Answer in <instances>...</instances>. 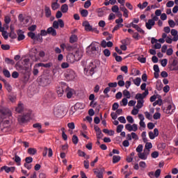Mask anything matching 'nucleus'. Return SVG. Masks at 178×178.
Returning a JSON list of instances; mask_svg holds the SVG:
<instances>
[{
  "label": "nucleus",
  "mask_w": 178,
  "mask_h": 178,
  "mask_svg": "<svg viewBox=\"0 0 178 178\" xmlns=\"http://www.w3.org/2000/svg\"><path fill=\"white\" fill-rule=\"evenodd\" d=\"M3 74L5 76V77H8V79H9V77H10V72H9V70L4 69L3 70Z\"/></svg>",
  "instance_id": "nucleus-37"
},
{
  "label": "nucleus",
  "mask_w": 178,
  "mask_h": 178,
  "mask_svg": "<svg viewBox=\"0 0 178 178\" xmlns=\"http://www.w3.org/2000/svg\"><path fill=\"white\" fill-rule=\"evenodd\" d=\"M111 10L112 12H113V13H119V6H118L117 5L113 6L111 8Z\"/></svg>",
  "instance_id": "nucleus-36"
},
{
  "label": "nucleus",
  "mask_w": 178,
  "mask_h": 178,
  "mask_svg": "<svg viewBox=\"0 0 178 178\" xmlns=\"http://www.w3.org/2000/svg\"><path fill=\"white\" fill-rule=\"evenodd\" d=\"M98 42H92L89 47L87 48V51H90L92 54H95L98 49Z\"/></svg>",
  "instance_id": "nucleus-10"
},
{
  "label": "nucleus",
  "mask_w": 178,
  "mask_h": 178,
  "mask_svg": "<svg viewBox=\"0 0 178 178\" xmlns=\"http://www.w3.org/2000/svg\"><path fill=\"white\" fill-rule=\"evenodd\" d=\"M91 6V1H86L84 3V8L85 9H88V8Z\"/></svg>",
  "instance_id": "nucleus-57"
},
{
  "label": "nucleus",
  "mask_w": 178,
  "mask_h": 178,
  "mask_svg": "<svg viewBox=\"0 0 178 178\" xmlns=\"http://www.w3.org/2000/svg\"><path fill=\"white\" fill-rule=\"evenodd\" d=\"M47 33L48 34H51L54 37L56 35V30H55V29H54L53 27H49V29H47Z\"/></svg>",
  "instance_id": "nucleus-26"
},
{
  "label": "nucleus",
  "mask_w": 178,
  "mask_h": 178,
  "mask_svg": "<svg viewBox=\"0 0 178 178\" xmlns=\"http://www.w3.org/2000/svg\"><path fill=\"white\" fill-rule=\"evenodd\" d=\"M65 78L68 81H72L76 79V72L72 70H67L65 74Z\"/></svg>",
  "instance_id": "nucleus-3"
},
{
  "label": "nucleus",
  "mask_w": 178,
  "mask_h": 178,
  "mask_svg": "<svg viewBox=\"0 0 178 178\" xmlns=\"http://www.w3.org/2000/svg\"><path fill=\"white\" fill-rule=\"evenodd\" d=\"M125 129L128 131H137V130H138V126L137 124H127L125 125Z\"/></svg>",
  "instance_id": "nucleus-11"
},
{
  "label": "nucleus",
  "mask_w": 178,
  "mask_h": 178,
  "mask_svg": "<svg viewBox=\"0 0 178 178\" xmlns=\"http://www.w3.org/2000/svg\"><path fill=\"white\" fill-rule=\"evenodd\" d=\"M81 15L83 17H87L88 16V10H82L81 11Z\"/></svg>",
  "instance_id": "nucleus-43"
},
{
  "label": "nucleus",
  "mask_w": 178,
  "mask_h": 178,
  "mask_svg": "<svg viewBox=\"0 0 178 178\" xmlns=\"http://www.w3.org/2000/svg\"><path fill=\"white\" fill-rule=\"evenodd\" d=\"M149 94V92L148 90H145L143 93H138L136 95L135 98L137 99V104H136V108H134L131 111V114L132 115H138V109H141L143 106H144V98L147 97Z\"/></svg>",
  "instance_id": "nucleus-2"
},
{
  "label": "nucleus",
  "mask_w": 178,
  "mask_h": 178,
  "mask_svg": "<svg viewBox=\"0 0 178 178\" xmlns=\"http://www.w3.org/2000/svg\"><path fill=\"white\" fill-rule=\"evenodd\" d=\"M69 63H66V62H64L61 64V68L62 69H67V67H69Z\"/></svg>",
  "instance_id": "nucleus-61"
},
{
  "label": "nucleus",
  "mask_w": 178,
  "mask_h": 178,
  "mask_svg": "<svg viewBox=\"0 0 178 178\" xmlns=\"http://www.w3.org/2000/svg\"><path fill=\"white\" fill-rule=\"evenodd\" d=\"M28 154H29V155H35V154H37V149L35 148H29L28 149Z\"/></svg>",
  "instance_id": "nucleus-32"
},
{
  "label": "nucleus",
  "mask_w": 178,
  "mask_h": 178,
  "mask_svg": "<svg viewBox=\"0 0 178 178\" xmlns=\"http://www.w3.org/2000/svg\"><path fill=\"white\" fill-rule=\"evenodd\" d=\"M148 155H149V152L148 150L143 149V152L140 153H138V156L142 161H147L148 159Z\"/></svg>",
  "instance_id": "nucleus-9"
},
{
  "label": "nucleus",
  "mask_w": 178,
  "mask_h": 178,
  "mask_svg": "<svg viewBox=\"0 0 178 178\" xmlns=\"http://www.w3.org/2000/svg\"><path fill=\"white\" fill-rule=\"evenodd\" d=\"M78 40L77 35H71V37L70 38V42L71 44H74V42H76Z\"/></svg>",
  "instance_id": "nucleus-30"
},
{
  "label": "nucleus",
  "mask_w": 178,
  "mask_h": 178,
  "mask_svg": "<svg viewBox=\"0 0 178 178\" xmlns=\"http://www.w3.org/2000/svg\"><path fill=\"white\" fill-rule=\"evenodd\" d=\"M96 67L97 65H94V63H90L89 64V73L90 76H92V74H94Z\"/></svg>",
  "instance_id": "nucleus-18"
},
{
  "label": "nucleus",
  "mask_w": 178,
  "mask_h": 178,
  "mask_svg": "<svg viewBox=\"0 0 178 178\" xmlns=\"http://www.w3.org/2000/svg\"><path fill=\"white\" fill-rule=\"evenodd\" d=\"M28 37L31 38V40H33L34 41H35V33H34L33 32H29Z\"/></svg>",
  "instance_id": "nucleus-48"
},
{
  "label": "nucleus",
  "mask_w": 178,
  "mask_h": 178,
  "mask_svg": "<svg viewBox=\"0 0 178 178\" xmlns=\"http://www.w3.org/2000/svg\"><path fill=\"white\" fill-rule=\"evenodd\" d=\"M44 13L46 17H51L52 13L51 12V8L47 6H44Z\"/></svg>",
  "instance_id": "nucleus-21"
},
{
  "label": "nucleus",
  "mask_w": 178,
  "mask_h": 178,
  "mask_svg": "<svg viewBox=\"0 0 178 178\" xmlns=\"http://www.w3.org/2000/svg\"><path fill=\"white\" fill-rule=\"evenodd\" d=\"M67 127L70 129L71 130H74L76 128V126L74 125V122H70L67 124Z\"/></svg>",
  "instance_id": "nucleus-52"
},
{
  "label": "nucleus",
  "mask_w": 178,
  "mask_h": 178,
  "mask_svg": "<svg viewBox=\"0 0 178 178\" xmlns=\"http://www.w3.org/2000/svg\"><path fill=\"white\" fill-rule=\"evenodd\" d=\"M139 166L142 168V169H145V168H147V163H145V161H140L139 163Z\"/></svg>",
  "instance_id": "nucleus-54"
},
{
  "label": "nucleus",
  "mask_w": 178,
  "mask_h": 178,
  "mask_svg": "<svg viewBox=\"0 0 178 178\" xmlns=\"http://www.w3.org/2000/svg\"><path fill=\"white\" fill-rule=\"evenodd\" d=\"M17 33L18 35V38H17L18 41H22L24 40V38H26V37L24 36V32H23V31L19 29L17 31Z\"/></svg>",
  "instance_id": "nucleus-20"
},
{
  "label": "nucleus",
  "mask_w": 178,
  "mask_h": 178,
  "mask_svg": "<svg viewBox=\"0 0 178 178\" xmlns=\"http://www.w3.org/2000/svg\"><path fill=\"white\" fill-rule=\"evenodd\" d=\"M65 92H67V98H68V99H70V98H72V97H73V95L74 94V90L67 87V88L65 89Z\"/></svg>",
  "instance_id": "nucleus-15"
},
{
  "label": "nucleus",
  "mask_w": 178,
  "mask_h": 178,
  "mask_svg": "<svg viewBox=\"0 0 178 178\" xmlns=\"http://www.w3.org/2000/svg\"><path fill=\"white\" fill-rule=\"evenodd\" d=\"M31 119V114L30 113H26L24 115H19L18 117V122L19 123H26V122H29Z\"/></svg>",
  "instance_id": "nucleus-5"
},
{
  "label": "nucleus",
  "mask_w": 178,
  "mask_h": 178,
  "mask_svg": "<svg viewBox=\"0 0 178 178\" xmlns=\"http://www.w3.org/2000/svg\"><path fill=\"white\" fill-rule=\"evenodd\" d=\"M152 158L156 159L159 156V153L158 152H153L151 154Z\"/></svg>",
  "instance_id": "nucleus-60"
},
{
  "label": "nucleus",
  "mask_w": 178,
  "mask_h": 178,
  "mask_svg": "<svg viewBox=\"0 0 178 178\" xmlns=\"http://www.w3.org/2000/svg\"><path fill=\"white\" fill-rule=\"evenodd\" d=\"M142 138H143V143H147V142H148V138H147V132H145V131H143V133H142Z\"/></svg>",
  "instance_id": "nucleus-34"
},
{
  "label": "nucleus",
  "mask_w": 178,
  "mask_h": 178,
  "mask_svg": "<svg viewBox=\"0 0 178 178\" xmlns=\"http://www.w3.org/2000/svg\"><path fill=\"white\" fill-rule=\"evenodd\" d=\"M133 80L134 84L137 87H140V84H141V78L137 77L136 79H134L133 78H130L129 80Z\"/></svg>",
  "instance_id": "nucleus-22"
},
{
  "label": "nucleus",
  "mask_w": 178,
  "mask_h": 178,
  "mask_svg": "<svg viewBox=\"0 0 178 178\" xmlns=\"http://www.w3.org/2000/svg\"><path fill=\"white\" fill-rule=\"evenodd\" d=\"M93 172L96 175V177L104 178V173H105V168H95L93 170Z\"/></svg>",
  "instance_id": "nucleus-7"
},
{
  "label": "nucleus",
  "mask_w": 178,
  "mask_h": 178,
  "mask_svg": "<svg viewBox=\"0 0 178 178\" xmlns=\"http://www.w3.org/2000/svg\"><path fill=\"white\" fill-rule=\"evenodd\" d=\"M59 26L61 29L65 27V22H63V19H59L58 21H54L53 22L54 29H59Z\"/></svg>",
  "instance_id": "nucleus-12"
},
{
  "label": "nucleus",
  "mask_w": 178,
  "mask_h": 178,
  "mask_svg": "<svg viewBox=\"0 0 178 178\" xmlns=\"http://www.w3.org/2000/svg\"><path fill=\"white\" fill-rule=\"evenodd\" d=\"M153 118L154 119V120H158L161 119V113L156 112L153 115Z\"/></svg>",
  "instance_id": "nucleus-38"
},
{
  "label": "nucleus",
  "mask_w": 178,
  "mask_h": 178,
  "mask_svg": "<svg viewBox=\"0 0 178 178\" xmlns=\"http://www.w3.org/2000/svg\"><path fill=\"white\" fill-rule=\"evenodd\" d=\"M15 162L17 163L18 166H20V162H22V159H20V156L15 155Z\"/></svg>",
  "instance_id": "nucleus-40"
},
{
  "label": "nucleus",
  "mask_w": 178,
  "mask_h": 178,
  "mask_svg": "<svg viewBox=\"0 0 178 178\" xmlns=\"http://www.w3.org/2000/svg\"><path fill=\"white\" fill-rule=\"evenodd\" d=\"M8 99L11 102H16V96L15 95H10Z\"/></svg>",
  "instance_id": "nucleus-62"
},
{
  "label": "nucleus",
  "mask_w": 178,
  "mask_h": 178,
  "mask_svg": "<svg viewBox=\"0 0 178 178\" xmlns=\"http://www.w3.org/2000/svg\"><path fill=\"white\" fill-rule=\"evenodd\" d=\"M121 72H124V73H125V74H127V73L129 72V68L127 67V66L124 65V66L121 67Z\"/></svg>",
  "instance_id": "nucleus-51"
},
{
  "label": "nucleus",
  "mask_w": 178,
  "mask_h": 178,
  "mask_svg": "<svg viewBox=\"0 0 178 178\" xmlns=\"http://www.w3.org/2000/svg\"><path fill=\"white\" fill-rule=\"evenodd\" d=\"M168 24L171 29L175 28V26H176V23L172 19L168 20Z\"/></svg>",
  "instance_id": "nucleus-49"
},
{
  "label": "nucleus",
  "mask_w": 178,
  "mask_h": 178,
  "mask_svg": "<svg viewBox=\"0 0 178 178\" xmlns=\"http://www.w3.org/2000/svg\"><path fill=\"white\" fill-rule=\"evenodd\" d=\"M1 49L3 51H9L10 46L9 44H1Z\"/></svg>",
  "instance_id": "nucleus-47"
},
{
  "label": "nucleus",
  "mask_w": 178,
  "mask_h": 178,
  "mask_svg": "<svg viewBox=\"0 0 178 178\" xmlns=\"http://www.w3.org/2000/svg\"><path fill=\"white\" fill-rule=\"evenodd\" d=\"M73 56H74V58L76 59V60H80V59L83 58V51L80 50H76L74 55Z\"/></svg>",
  "instance_id": "nucleus-16"
},
{
  "label": "nucleus",
  "mask_w": 178,
  "mask_h": 178,
  "mask_svg": "<svg viewBox=\"0 0 178 178\" xmlns=\"http://www.w3.org/2000/svg\"><path fill=\"white\" fill-rule=\"evenodd\" d=\"M151 148H152V143L149 142L145 143V150L148 151V152H151Z\"/></svg>",
  "instance_id": "nucleus-28"
},
{
  "label": "nucleus",
  "mask_w": 178,
  "mask_h": 178,
  "mask_svg": "<svg viewBox=\"0 0 178 178\" xmlns=\"http://www.w3.org/2000/svg\"><path fill=\"white\" fill-rule=\"evenodd\" d=\"M83 26L85 27L86 31H91L92 30V26H90V22L88 21L83 22Z\"/></svg>",
  "instance_id": "nucleus-19"
},
{
  "label": "nucleus",
  "mask_w": 178,
  "mask_h": 178,
  "mask_svg": "<svg viewBox=\"0 0 178 178\" xmlns=\"http://www.w3.org/2000/svg\"><path fill=\"white\" fill-rule=\"evenodd\" d=\"M127 27L130 28L133 27V29H136V31L140 34H145V31L141 29L138 24H134V22H131L127 26Z\"/></svg>",
  "instance_id": "nucleus-8"
},
{
  "label": "nucleus",
  "mask_w": 178,
  "mask_h": 178,
  "mask_svg": "<svg viewBox=\"0 0 178 178\" xmlns=\"http://www.w3.org/2000/svg\"><path fill=\"white\" fill-rule=\"evenodd\" d=\"M174 6H175V1H169L166 3L167 8H173Z\"/></svg>",
  "instance_id": "nucleus-50"
},
{
  "label": "nucleus",
  "mask_w": 178,
  "mask_h": 178,
  "mask_svg": "<svg viewBox=\"0 0 178 178\" xmlns=\"http://www.w3.org/2000/svg\"><path fill=\"white\" fill-rule=\"evenodd\" d=\"M60 10L62 13H67L69 11V6H67V4H63L60 7Z\"/></svg>",
  "instance_id": "nucleus-23"
},
{
  "label": "nucleus",
  "mask_w": 178,
  "mask_h": 178,
  "mask_svg": "<svg viewBox=\"0 0 178 178\" xmlns=\"http://www.w3.org/2000/svg\"><path fill=\"white\" fill-rule=\"evenodd\" d=\"M104 55H105L107 57L111 56V51H109V49H104Z\"/></svg>",
  "instance_id": "nucleus-59"
},
{
  "label": "nucleus",
  "mask_w": 178,
  "mask_h": 178,
  "mask_svg": "<svg viewBox=\"0 0 178 178\" xmlns=\"http://www.w3.org/2000/svg\"><path fill=\"white\" fill-rule=\"evenodd\" d=\"M72 143L73 144H74L75 145H76V144L79 143V137H77V136L74 135L72 136Z\"/></svg>",
  "instance_id": "nucleus-39"
},
{
  "label": "nucleus",
  "mask_w": 178,
  "mask_h": 178,
  "mask_svg": "<svg viewBox=\"0 0 178 178\" xmlns=\"http://www.w3.org/2000/svg\"><path fill=\"white\" fill-rule=\"evenodd\" d=\"M147 6H148V2L145 1L143 3V4L141 3H138V8H139V9H145V8H147Z\"/></svg>",
  "instance_id": "nucleus-31"
},
{
  "label": "nucleus",
  "mask_w": 178,
  "mask_h": 178,
  "mask_svg": "<svg viewBox=\"0 0 178 178\" xmlns=\"http://www.w3.org/2000/svg\"><path fill=\"white\" fill-rule=\"evenodd\" d=\"M59 8V3H51V9L52 10H56Z\"/></svg>",
  "instance_id": "nucleus-44"
},
{
  "label": "nucleus",
  "mask_w": 178,
  "mask_h": 178,
  "mask_svg": "<svg viewBox=\"0 0 178 178\" xmlns=\"http://www.w3.org/2000/svg\"><path fill=\"white\" fill-rule=\"evenodd\" d=\"M166 54L168 55V56L173 55V49L169 48L166 51Z\"/></svg>",
  "instance_id": "nucleus-58"
},
{
  "label": "nucleus",
  "mask_w": 178,
  "mask_h": 178,
  "mask_svg": "<svg viewBox=\"0 0 178 178\" xmlns=\"http://www.w3.org/2000/svg\"><path fill=\"white\" fill-rule=\"evenodd\" d=\"M154 176L156 178H158L159 176H161V169H158L155 171Z\"/></svg>",
  "instance_id": "nucleus-64"
},
{
  "label": "nucleus",
  "mask_w": 178,
  "mask_h": 178,
  "mask_svg": "<svg viewBox=\"0 0 178 178\" xmlns=\"http://www.w3.org/2000/svg\"><path fill=\"white\" fill-rule=\"evenodd\" d=\"M120 161V156H113V163H118Z\"/></svg>",
  "instance_id": "nucleus-35"
},
{
  "label": "nucleus",
  "mask_w": 178,
  "mask_h": 178,
  "mask_svg": "<svg viewBox=\"0 0 178 178\" xmlns=\"http://www.w3.org/2000/svg\"><path fill=\"white\" fill-rule=\"evenodd\" d=\"M122 94L124 97H126V98L128 99H130V98H131V95L130 94V92H129V90H124Z\"/></svg>",
  "instance_id": "nucleus-29"
},
{
  "label": "nucleus",
  "mask_w": 178,
  "mask_h": 178,
  "mask_svg": "<svg viewBox=\"0 0 178 178\" xmlns=\"http://www.w3.org/2000/svg\"><path fill=\"white\" fill-rule=\"evenodd\" d=\"M154 26H155V22L151 19H148V21L145 23V27L147 29V30H151Z\"/></svg>",
  "instance_id": "nucleus-17"
},
{
  "label": "nucleus",
  "mask_w": 178,
  "mask_h": 178,
  "mask_svg": "<svg viewBox=\"0 0 178 178\" xmlns=\"http://www.w3.org/2000/svg\"><path fill=\"white\" fill-rule=\"evenodd\" d=\"M35 41H39L40 42H42V36L40 33H38L37 35L35 36Z\"/></svg>",
  "instance_id": "nucleus-46"
},
{
  "label": "nucleus",
  "mask_w": 178,
  "mask_h": 178,
  "mask_svg": "<svg viewBox=\"0 0 178 178\" xmlns=\"http://www.w3.org/2000/svg\"><path fill=\"white\" fill-rule=\"evenodd\" d=\"M124 127L123 126V124L118 125V127H117V133H122Z\"/></svg>",
  "instance_id": "nucleus-53"
},
{
  "label": "nucleus",
  "mask_w": 178,
  "mask_h": 178,
  "mask_svg": "<svg viewBox=\"0 0 178 178\" xmlns=\"http://www.w3.org/2000/svg\"><path fill=\"white\" fill-rule=\"evenodd\" d=\"M74 56L73 54H68L67 56V62H69V63H74Z\"/></svg>",
  "instance_id": "nucleus-25"
},
{
  "label": "nucleus",
  "mask_w": 178,
  "mask_h": 178,
  "mask_svg": "<svg viewBox=\"0 0 178 178\" xmlns=\"http://www.w3.org/2000/svg\"><path fill=\"white\" fill-rule=\"evenodd\" d=\"M118 120L120 122V123H124L126 124V118H124V116H120L118 118Z\"/></svg>",
  "instance_id": "nucleus-55"
},
{
  "label": "nucleus",
  "mask_w": 178,
  "mask_h": 178,
  "mask_svg": "<svg viewBox=\"0 0 178 178\" xmlns=\"http://www.w3.org/2000/svg\"><path fill=\"white\" fill-rule=\"evenodd\" d=\"M5 62L7 63V65H15V61L9 58H6Z\"/></svg>",
  "instance_id": "nucleus-41"
},
{
  "label": "nucleus",
  "mask_w": 178,
  "mask_h": 178,
  "mask_svg": "<svg viewBox=\"0 0 178 178\" xmlns=\"http://www.w3.org/2000/svg\"><path fill=\"white\" fill-rule=\"evenodd\" d=\"M57 94L58 97H63V94H65V89H63V87L58 88Z\"/></svg>",
  "instance_id": "nucleus-27"
},
{
  "label": "nucleus",
  "mask_w": 178,
  "mask_h": 178,
  "mask_svg": "<svg viewBox=\"0 0 178 178\" xmlns=\"http://www.w3.org/2000/svg\"><path fill=\"white\" fill-rule=\"evenodd\" d=\"M38 73H40V71L38 70V67H36V64H35L33 67V76H38Z\"/></svg>",
  "instance_id": "nucleus-33"
},
{
  "label": "nucleus",
  "mask_w": 178,
  "mask_h": 178,
  "mask_svg": "<svg viewBox=\"0 0 178 178\" xmlns=\"http://www.w3.org/2000/svg\"><path fill=\"white\" fill-rule=\"evenodd\" d=\"M127 120L128 123H130L131 124H133V123H134V118H133L131 115H128L127 117Z\"/></svg>",
  "instance_id": "nucleus-42"
},
{
  "label": "nucleus",
  "mask_w": 178,
  "mask_h": 178,
  "mask_svg": "<svg viewBox=\"0 0 178 178\" xmlns=\"http://www.w3.org/2000/svg\"><path fill=\"white\" fill-rule=\"evenodd\" d=\"M131 136H132V139L137 140H138V135H137V134H136L135 132H131Z\"/></svg>",
  "instance_id": "nucleus-63"
},
{
  "label": "nucleus",
  "mask_w": 178,
  "mask_h": 178,
  "mask_svg": "<svg viewBox=\"0 0 178 178\" xmlns=\"http://www.w3.org/2000/svg\"><path fill=\"white\" fill-rule=\"evenodd\" d=\"M63 113V108L61 106H56L54 108V114L56 118H60Z\"/></svg>",
  "instance_id": "nucleus-6"
},
{
  "label": "nucleus",
  "mask_w": 178,
  "mask_h": 178,
  "mask_svg": "<svg viewBox=\"0 0 178 178\" xmlns=\"http://www.w3.org/2000/svg\"><path fill=\"white\" fill-rule=\"evenodd\" d=\"M168 69L171 72L178 70L177 60L174 59L172 62L169 65Z\"/></svg>",
  "instance_id": "nucleus-13"
},
{
  "label": "nucleus",
  "mask_w": 178,
  "mask_h": 178,
  "mask_svg": "<svg viewBox=\"0 0 178 178\" xmlns=\"http://www.w3.org/2000/svg\"><path fill=\"white\" fill-rule=\"evenodd\" d=\"M24 109V107L23 106V104L19 103L17 107H16L15 111L18 113H22L23 112V110Z\"/></svg>",
  "instance_id": "nucleus-24"
},
{
  "label": "nucleus",
  "mask_w": 178,
  "mask_h": 178,
  "mask_svg": "<svg viewBox=\"0 0 178 178\" xmlns=\"http://www.w3.org/2000/svg\"><path fill=\"white\" fill-rule=\"evenodd\" d=\"M143 145H138V147L136 149V152H138V154L142 153L143 152Z\"/></svg>",
  "instance_id": "nucleus-45"
},
{
  "label": "nucleus",
  "mask_w": 178,
  "mask_h": 178,
  "mask_svg": "<svg viewBox=\"0 0 178 178\" xmlns=\"http://www.w3.org/2000/svg\"><path fill=\"white\" fill-rule=\"evenodd\" d=\"M0 119L1 120V131L3 133H9L12 130V111L9 108H5L0 112Z\"/></svg>",
  "instance_id": "nucleus-1"
},
{
  "label": "nucleus",
  "mask_w": 178,
  "mask_h": 178,
  "mask_svg": "<svg viewBox=\"0 0 178 178\" xmlns=\"http://www.w3.org/2000/svg\"><path fill=\"white\" fill-rule=\"evenodd\" d=\"M163 111L164 113H166V115H172V113H175V111H176V106L173 104H170L167 107L164 108Z\"/></svg>",
  "instance_id": "nucleus-4"
},
{
  "label": "nucleus",
  "mask_w": 178,
  "mask_h": 178,
  "mask_svg": "<svg viewBox=\"0 0 178 178\" xmlns=\"http://www.w3.org/2000/svg\"><path fill=\"white\" fill-rule=\"evenodd\" d=\"M3 170H5L6 173H10V172H15V167H8L6 165H4L1 168L0 172H1Z\"/></svg>",
  "instance_id": "nucleus-14"
},
{
  "label": "nucleus",
  "mask_w": 178,
  "mask_h": 178,
  "mask_svg": "<svg viewBox=\"0 0 178 178\" xmlns=\"http://www.w3.org/2000/svg\"><path fill=\"white\" fill-rule=\"evenodd\" d=\"M161 65L163 67H165L166 65H168V59L164 58L161 61Z\"/></svg>",
  "instance_id": "nucleus-56"
}]
</instances>
